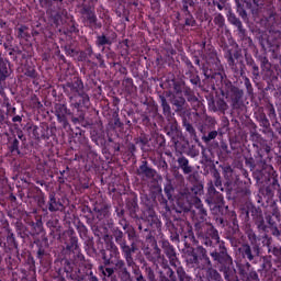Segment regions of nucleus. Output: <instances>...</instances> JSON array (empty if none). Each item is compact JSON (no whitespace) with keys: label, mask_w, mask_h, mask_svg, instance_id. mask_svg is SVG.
<instances>
[{"label":"nucleus","mask_w":281,"mask_h":281,"mask_svg":"<svg viewBox=\"0 0 281 281\" xmlns=\"http://www.w3.org/2000/svg\"><path fill=\"white\" fill-rule=\"evenodd\" d=\"M248 243H244L238 248L239 256L246 262H252V265H256L258 262V258L260 256V237L256 234V231L251 227L246 228L245 232Z\"/></svg>","instance_id":"nucleus-8"},{"label":"nucleus","mask_w":281,"mask_h":281,"mask_svg":"<svg viewBox=\"0 0 281 281\" xmlns=\"http://www.w3.org/2000/svg\"><path fill=\"white\" fill-rule=\"evenodd\" d=\"M182 16L184 19V23L180 25L183 30L184 27H196V20L194 19V15H192V13Z\"/></svg>","instance_id":"nucleus-64"},{"label":"nucleus","mask_w":281,"mask_h":281,"mask_svg":"<svg viewBox=\"0 0 281 281\" xmlns=\"http://www.w3.org/2000/svg\"><path fill=\"white\" fill-rule=\"evenodd\" d=\"M171 106L175 113H177V115L180 117H188V115H190L187 108L186 98L183 97H173L171 99Z\"/></svg>","instance_id":"nucleus-31"},{"label":"nucleus","mask_w":281,"mask_h":281,"mask_svg":"<svg viewBox=\"0 0 281 281\" xmlns=\"http://www.w3.org/2000/svg\"><path fill=\"white\" fill-rule=\"evenodd\" d=\"M261 239L263 247H267L269 254L262 257L261 276L267 278V280H271V278H273V258L274 263L281 259V246L279 244H273V238L267 233L261 236Z\"/></svg>","instance_id":"nucleus-6"},{"label":"nucleus","mask_w":281,"mask_h":281,"mask_svg":"<svg viewBox=\"0 0 281 281\" xmlns=\"http://www.w3.org/2000/svg\"><path fill=\"white\" fill-rule=\"evenodd\" d=\"M65 0H48V10L52 11L50 21L56 27L63 24V16L67 15L64 9Z\"/></svg>","instance_id":"nucleus-20"},{"label":"nucleus","mask_w":281,"mask_h":281,"mask_svg":"<svg viewBox=\"0 0 281 281\" xmlns=\"http://www.w3.org/2000/svg\"><path fill=\"white\" fill-rule=\"evenodd\" d=\"M268 3L269 0H252V4L257 8L252 10V14H260Z\"/></svg>","instance_id":"nucleus-61"},{"label":"nucleus","mask_w":281,"mask_h":281,"mask_svg":"<svg viewBox=\"0 0 281 281\" xmlns=\"http://www.w3.org/2000/svg\"><path fill=\"white\" fill-rule=\"evenodd\" d=\"M102 265L99 266V271L104 278H111L115 273L120 281H133V276L126 267V262L120 255V248L115 243L111 241L106 244L105 249L100 250ZM134 276L136 281H146L142 270L134 268Z\"/></svg>","instance_id":"nucleus-3"},{"label":"nucleus","mask_w":281,"mask_h":281,"mask_svg":"<svg viewBox=\"0 0 281 281\" xmlns=\"http://www.w3.org/2000/svg\"><path fill=\"white\" fill-rule=\"evenodd\" d=\"M203 76L206 80H210L213 89H220L223 93V89H227L229 87V80H227V75H225V68L223 66L209 68L202 66Z\"/></svg>","instance_id":"nucleus-15"},{"label":"nucleus","mask_w":281,"mask_h":281,"mask_svg":"<svg viewBox=\"0 0 281 281\" xmlns=\"http://www.w3.org/2000/svg\"><path fill=\"white\" fill-rule=\"evenodd\" d=\"M22 74L30 78L31 80H36L38 78V72L36 71V66L30 61H25L22 66Z\"/></svg>","instance_id":"nucleus-44"},{"label":"nucleus","mask_w":281,"mask_h":281,"mask_svg":"<svg viewBox=\"0 0 281 281\" xmlns=\"http://www.w3.org/2000/svg\"><path fill=\"white\" fill-rule=\"evenodd\" d=\"M268 47H270L273 58L279 59L280 69H281V33L274 37H268L267 40Z\"/></svg>","instance_id":"nucleus-33"},{"label":"nucleus","mask_w":281,"mask_h":281,"mask_svg":"<svg viewBox=\"0 0 281 281\" xmlns=\"http://www.w3.org/2000/svg\"><path fill=\"white\" fill-rule=\"evenodd\" d=\"M95 5H98V0H82L79 5V14L86 20V27L90 30H101L102 22L98 21V15L95 14Z\"/></svg>","instance_id":"nucleus-13"},{"label":"nucleus","mask_w":281,"mask_h":281,"mask_svg":"<svg viewBox=\"0 0 281 281\" xmlns=\"http://www.w3.org/2000/svg\"><path fill=\"white\" fill-rule=\"evenodd\" d=\"M215 223L218 225V227H227L226 232L229 238H234L240 234V226L238 225L236 212L229 211V209L226 213L221 214L220 217H216Z\"/></svg>","instance_id":"nucleus-17"},{"label":"nucleus","mask_w":281,"mask_h":281,"mask_svg":"<svg viewBox=\"0 0 281 281\" xmlns=\"http://www.w3.org/2000/svg\"><path fill=\"white\" fill-rule=\"evenodd\" d=\"M112 235L114 236L116 245H119L121 249L122 256L125 260V267H130V269H135V267H137L135 258H133V254H135V245H128V241H126V236L124 235V232L120 229V227H113Z\"/></svg>","instance_id":"nucleus-11"},{"label":"nucleus","mask_w":281,"mask_h":281,"mask_svg":"<svg viewBox=\"0 0 281 281\" xmlns=\"http://www.w3.org/2000/svg\"><path fill=\"white\" fill-rule=\"evenodd\" d=\"M238 269L240 276L246 278L247 281H260V279H258V272L251 268L250 262L239 263Z\"/></svg>","instance_id":"nucleus-34"},{"label":"nucleus","mask_w":281,"mask_h":281,"mask_svg":"<svg viewBox=\"0 0 281 281\" xmlns=\"http://www.w3.org/2000/svg\"><path fill=\"white\" fill-rule=\"evenodd\" d=\"M176 273L179 281H194L190 274L186 273V269H183L181 266L176 268Z\"/></svg>","instance_id":"nucleus-62"},{"label":"nucleus","mask_w":281,"mask_h":281,"mask_svg":"<svg viewBox=\"0 0 281 281\" xmlns=\"http://www.w3.org/2000/svg\"><path fill=\"white\" fill-rule=\"evenodd\" d=\"M8 149L11 155H21V142L16 138V134L8 137Z\"/></svg>","instance_id":"nucleus-42"},{"label":"nucleus","mask_w":281,"mask_h":281,"mask_svg":"<svg viewBox=\"0 0 281 281\" xmlns=\"http://www.w3.org/2000/svg\"><path fill=\"white\" fill-rule=\"evenodd\" d=\"M179 170H182L183 175H191L192 166H190V160L186 156H180L177 159Z\"/></svg>","instance_id":"nucleus-48"},{"label":"nucleus","mask_w":281,"mask_h":281,"mask_svg":"<svg viewBox=\"0 0 281 281\" xmlns=\"http://www.w3.org/2000/svg\"><path fill=\"white\" fill-rule=\"evenodd\" d=\"M175 89L177 93H181L182 91L184 98L190 102V104H192V106H199V98H196V94H194V90H192V88L184 86L183 89L181 90V87L176 85Z\"/></svg>","instance_id":"nucleus-37"},{"label":"nucleus","mask_w":281,"mask_h":281,"mask_svg":"<svg viewBox=\"0 0 281 281\" xmlns=\"http://www.w3.org/2000/svg\"><path fill=\"white\" fill-rule=\"evenodd\" d=\"M0 247L3 249L4 254H12V251L19 254V241H16L14 233L9 231L7 235V241L0 239Z\"/></svg>","instance_id":"nucleus-30"},{"label":"nucleus","mask_w":281,"mask_h":281,"mask_svg":"<svg viewBox=\"0 0 281 281\" xmlns=\"http://www.w3.org/2000/svg\"><path fill=\"white\" fill-rule=\"evenodd\" d=\"M27 30H30V27H27V25L22 24L16 29V37L22 40V41H27L29 38H31L30 32H27Z\"/></svg>","instance_id":"nucleus-59"},{"label":"nucleus","mask_w":281,"mask_h":281,"mask_svg":"<svg viewBox=\"0 0 281 281\" xmlns=\"http://www.w3.org/2000/svg\"><path fill=\"white\" fill-rule=\"evenodd\" d=\"M16 234L18 238L22 239V243H27V240H30V237L33 236L32 232H30V229H27V227L23 225L16 226Z\"/></svg>","instance_id":"nucleus-53"},{"label":"nucleus","mask_w":281,"mask_h":281,"mask_svg":"<svg viewBox=\"0 0 281 281\" xmlns=\"http://www.w3.org/2000/svg\"><path fill=\"white\" fill-rule=\"evenodd\" d=\"M29 227L32 228L31 234L34 238H41V236H45V228L43 227V217L35 216V221L27 222Z\"/></svg>","instance_id":"nucleus-36"},{"label":"nucleus","mask_w":281,"mask_h":281,"mask_svg":"<svg viewBox=\"0 0 281 281\" xmlns=\"http://www.w3.org/2000/svg\"><path fill=\"white\" fill-rule=\"evenodd\" d=\"M195 117V126L200 133H207V131H214L216 128V119L205 113L193 112Z\"/></svg>","instance_id":"nucleus-22"},{"label":"nucleus","mask_w":281,"mask_h":281,"mask_svg":"<svg viewBox=\"0 0 281 281\" xmlns=\"http://www.w3.org/2000/svg\"><path fill=\"white\" fill-rule=\"evenodd\" d=\"M64 271L66 273V278H69L70 280L87 281L85 277H78V268H76L74 262H66L64 266Z\"/></svg>","instance_id":"nucleus-38"},{"label":"nucleus","mask_w":281,"mask_h":281,"mask_svg":"<svg viewBox=\"0 0 281 281\" xmlns=\"http://www.w3.org/2000/svg\"><path fill=\"white\" fill-rule=\"evenodd\" d=\"M167 135L171 137L175 144H177V137L181 135V131L179 130V123L177 120H172L167 126Z\"/></svg>","instance_id":"nucleus-45"},{"label":"nucleus","mask_w":281,"mask_h":281,"mask_svg":"<svg viewBox=\"0 0 281 281\" xmlns=\"http://www.w3.org/2000/svg\"><path fill=\"white\" fill-rule=\"evenodd\" d=\"M257 121L259 122V126L263 128V133H271V123L269 122V119L265 112L257 115Z\"/></svg>","instance_id":"nucleus-52"},{"label":"nucleus","mask_w":281,"mask_h":281,"mask_svg":"<svg viewBox=\"0 0 281 281\" xmlns=\"http://www.w3.org/2000/svg\"><path fill=\"white\" fill-rule=\"evenodd\" d=\"M90 137L97 146H104L106 144L104 135H102V133H99L98 131H92L90 133Z\"/></svg>","instance_id":"nucleus-57"},{"label":"nucleus","mask_w":281,"mask_h":281,"mask_svg":"<svg viewBox=\"0 0 281 281\" xmlns=\"http://www.w3.org/2000/svg\"><path fill=\"white\" fill-rule=\"evenodd\" d=\"M200 58L205 60L207 65H213V69L216 67H222L221 59L218 58V53L215 50L214 46L207 45L202 42V49L198 50Z\"/></svg>","instance_id":"nucleus-21"},{"label":"nucleus","mask_w":281,"mask_h":281,"mask_svg":"<svg viewBox=\"0 0 281 281\" xmlns=\"http://www.w3.org/2000/svg\"><path fill=\"white\" fill-rule=\"evenodd\" d=\"M186 240H190L195 248L190 246L187 247V251L184 252V260L187 262V267L189 269H201V262H203V267L206 269H212V260L210 256H207V249L203 247L205 244H201L199 241V237L194 236V231H192V226H187V233L184 234Z\"/></svg>","instance_id":"nucleus-5"},{"label":"nucleus","mask_w":281,"mask_h":281,"mask_svg":"<svg viewBox=\"0 0 281 281\" xmlns=\"http://www.w3.org/2000/svg\"><path fill=\"white\" fill-rule=\"evenodd\" d=\"M138 177H146V179H155L157 171L155 169L148 167V161L143 160L140 166L137 169Z\"/></svg>","instance_id":"nucleus-40"},{"label":"nucleus","mask_w":281,"mask_h":281,"mask_svg":"<svg viewBox=\"0 0 281 281\" xmlns=\"http://www.w3.org/2000/svg\"><path fill=\"white\" fill-rule=\"evenodd\" d=\"M186 77L187 80H189L193 87H201V77L199 76V70H196V68L187 70Z\"/></svg>","instance_id":"nucleus-46"},{"label":"nucleus","mask_w":281,"mask_h":281,"mask_svg":"<svg viewBox=\"0 0 281 281\" xmlns=\"http://www.w3.org/2000/svg\"><path fill=\"white\" fill-rule=\"evenodd\" d=\"M147 218V227L144 228V224L138 226L140 232H160L161 231V221L155 213V210L149 209Z\"/></svg>","instance_id":"nucleus-25"},{"label":"nucleus","mask_w":281,"mask_h":281,"mask_svg":"<svg viewBox=\"0 0 281 281\" xmlns=\"http://www.w3.org/2000/svg\"><path fill=\"white\" fill-rule=\"evenodd\" d=\"M115 41H117V33H115V31L111 30L106 34L102 33L101 35H98L94 43H95L97 47H103L102 52H104V48L106 46L111 47V45H113V43H115Z\"/></svg>","instance_id":"nucleus-28"},{"label":"nucleus","mask_w":281,"mask_h":281,"mask_svg":"<svg viewBox=\"0 0 281 281\" xmlns=\"http://www.w3.org/2000/svg\"><path fill=\"white\" fill-rule=\"evenodd\" d=\"M142 123L147 128L155 131L157 128V124H164V116L159 114L157 106L149 105L142 114Z\"/></svg>","instance_id":"nucleus-19"},{"label":"nucleus","mask_w":281,"mask_h":281,"mask_svg":"<svg viewBox=\"0 0 281 281\" xmlns=\"http://www.w3.org/2000/svg\"><path fill=\"white\" fill-rule=\"evenodd\" d=\"M194 210L191 211V218L194 222L196 238L204 247H215L210 256L215 269L224 274L225 280L234 281L236 278V268H234V258L229 255V249L225 241L221 240L218 229L214 225L205 223L207 221V210L203 206L201 199H195Z\"/></svg>","instance_id":"nucleus-1"},{"label":"nucleus","mask_w":281,"mask_h":281,"mask_svg":"<svg viewBox=\"0 0 281 281\" xmlns=\"http://www.w3.org/2000/svg\"><path fill=\"white\" fill-rule=\"evenodd\" d=\"M75 161L83 164L88 170H91V168L95 166V161H98V151L93 149V146H91L89 139H81L79 151L75 155Z\"/></svg>","instance_id":"nucleus-14"},{"label":"nucleus","mask_w":281,"mask_h":281,"mask_svg":"<svg viewBox=\"0 0 281 281\" xmlns=\"http://www.w3.org/2000/svg\"><path fill=\"white\" fill-rule=\"evenodd\" d=\"M188 227H190V224L184 223V229L183 228H176L175 224H172L171 222L168 225V229L170 232V239L172 243H179V235L183 234V238H186V234H188Z\"/></svg>","instance_id":"nucleus-39"},{"label":"nucleus","mask_w":281,"mask_h":281,"mask_svg":"<svg viewBox=\"0 0 281 281\" xmlns=\"http://www.w3.org/2000/svg\"><path fill=\"white\" fill-rule=\"evenodd\" d=\"M228 85L229 87L227 88V93L231 98L232 106L234 110L238 111L239 109H243V106H245V101L243 100L245 92L243 91V89L233 86L232 82H229Z\"/></svg>","instance_id":"nucleus-24"},{"label":"nucleus","mask_w":281,"mask_h":281,"mask_svg":"<svg viewBox=\"0 0 281 281\" xmlns=\"http://www.w3.org/2000/svg\"><path fill=\"white\" fill-rule=\"evenodd\" d=\"M269 153H271V147L266 145L260 148L254 157L246 158L245 164L254 171L252 177L256 179L257 183L268 186L267 192L272 195L273 190L280 188V180L278 179V171L273 169V166L267 164Z\"/></svg>","instance_id":"nucleus-4"},{"label":"nucleus","mask_w":281,"mask_h":281,"mask_svg":"<svg viewBox=\"0 0 281 281\" xmlns=\"http://www.w3.org/2000/svg\"><path fill=\"white\" fill-rule=\"evenodd\" d=\"M205 203L209 205L210 210L213 212H218V214H227L228 206H225V198L223 193L218 192L214 188V182L207 183V191L204 196Z\"/></svg>","instance_id":"nucleus-12"},{"label":"nucleus","mask_w":281,"mask_h":281,"mask_svg":"<svg viewBox=\"0 0 281 281\" xmlns=\"http://www.w3.org/2000/svg\"><path fill=\"white\" fill-rule=\"evenodd\" d=\"M227 21L231 23V25H234V27L237 29L236 32L238 38H240V41H245V38H247V29L243 25L240 19L236 16V13L228 11Z\"/></svg>","instance_id":"nucleus-29"},{"label":"nucleus","mask_w":281,"mask_h":281,"mask_svg":"<svg viewBox=\"0 0 281 281\" xmlns=\"http://www.w3.org/2000/svg\"><path fill=\"white\" fill-rule=\"evenodd\" d=\"M160 247L165 256L168 258L171 267H175V269L180 267L181 262H179V258H177V249L175 246H172V244H170L168 240H161Z\"/></svg>","instance_id":"nucleus-26"},{"label":"nucleus","mask_w":281,"mask_h":281,"mask_svg":"<svg viewBox=\"0 0 281 281\" xmlns=\"http://www.w3.org/2000/svg\"><path fill=\"white\" fill-rule=\"evenodd\" d=\"M267 214L272 215L276 218V221L278 223H280V221H281V212H280V209L278 207V203H276V201L271 202L270 211Z\"/></svg>","instance_id":"nucleus-63"},{"label":"nucleus","mask_w":281,"mask_h":281,"mask_svg":"<svg viewBox=\"0 0 281 281\" xmlns=\"http://www.w3.org/2000/svg\"><path fill=\"white\" fill-rule=\"evenodd\" d=\"M245 178L247 179L244 183L245 187L244 188H239L237 190V194L238 196H241L244 199V201H249V198L251 196V179L247 178L248 175L247 172L244 173Z\"/></svg>","instance_id":"nucleus-43"},{"label":"nucleus","mask_w":281,"mask_h":281,"mask_svg":"<svg viewBox=\"0 0 281 281\" xmlns=\"http://www.w3.org/2000/svg\"><path fill=\"white\" fill-rule=\"evenodd\" d=\"M76 229L79 234L81 240L86 243V251L90 256H98V250L93 247V237L89 236V228L85 225V223L78 221L76 224Z\"/></svg>","instance_id":"nucleus-23"},{"label":"nucleus","mask_w":281,"mask_h":281,"mask_svg":"<svg viewBox=\"0 0 281 281\" xmlns=\"http://www.w3.org/2000/svg\"><path fill=\"white\" fill-rule=\"evenodd\" d=\"M126 210L128 211L131 218H137V212H139V204H137L136 195L126 199Z\"/></svg>","instance_id":"nucleus-41"},{"label":"nucleus","mask_w":281,"mask_h":281,"mask_svg":"<svg viewBox=\"0 0 281 281\" xmlns=\"http://www.w3.org/2000/svg\"><path fill=\"white\" fill-rule=\"evenodd\" d=\"M182 126L192 139H196V130L186 116H182Z\"/></svg>","instance_id":"nucleus-56"},{"label":"nucleus","mask_w":281,"mask_h":281,"mask_svg":"<svg viewBox=\"0 0 281 281\" xmlns=\"http://www.w3.org/2000/svg\"><path fill=\"white\" fill-rule=\"evenodd\" d=\"M159 100H160V106L162 109V114L167 120L169 121L172 120L173 114H172V108L170 106V103H168V100L164 95H160Z\"/></svg>","instance_id":"nucleus-50"},{"label":"nucleus","mask_w":281,"mask_h":281,"mask_svg":"<svg viewBox=\"0 0 281 281\" xmlns=\"http://www.w3.org/2000/svg\"><path fill=\"white\" fill-rule=\"evenodd\" d=\"M239 218L246 224L249 225V221H252L260 234H267V222H265V214L260 206L249 204L247 209H241Z\"/></svg>","instance_id":"nucleus-10"},{"label":"nucleus","mask_w":281,"mask_h":281,"mask_svg":"<svg viewBox=\"0 0 281 281\" xmlns=\"http://www.w3.org/2000/svg\"><path fill=\"white\" fill-rule=\"evenodd\" d=\"M63 89L65 95L68 97L69 106L67 108V103H55L53 113L63 128L71 130L69 120L72 124L85 122L87 109L91 106V98L85 92V82L80 77H74L71 81H67Z\"/></svg>","instance_id":"nucleus-2"},{"label":"nucleus","mask_w":281,"mask_h":281,"mask_svg":"<svg viewBox=\"0 0 281 281\" xmlns=\"http://www.w3.org/2000/svg\"><path fill=\"white\" fill-rule=\"evenodd\" d=\"M93 212L98 223L99 221H104V218H109V216H111V212L109 211V206L106 205L101 207L95 206L93 209Z\"/></svg>","instance_id":"nucleus-51"},{"label":"nucleus","mask_w":281,"mask_h":281,"mask_svg":"<svg viewBox=\"0 0 281 281\" xmlns=\"http://www.w3.org/2000/svg\"><path fill=\"white\" fill-rule=\"evenodd\" d=\"M64 237L66 238L65 245L67 251H79L80 246L78 245V236L76 235V231L72 228L66 231L64 233Z\"/></svg>","instance_id":"nucleus-32"},{"label":"nucleus","mask_w":281,"mask_h":281,"mask_svg":"<svg viewBox=\"0 0 281 281\" xmlns=\"http://www.w3.org/2000/svg\"><path fill=\"white\" fill-rule=\"evenodd\" d=\"M33 245L35 246L34 252L41 265H49L52 262V254H49V239H47V236L34 237Z\"/></svg>","instance_id":"nucleus-18"},{"label":"nucleus","mask_w":281,"mask_h":281,"mask_svg":"<svg viewBox=\"0 0 281 281\" xmlns=\"http://www.w3.org/2000/svg\"><path fill=\"white\" fill-rule=\"evenodd\" d=\"M222 47L224 52V58L235 78H241L245 76V61L243 60V49L238 44H234L232 47L222 41Z\"/></svg>","instance_id":"nucleus-7"},{"label":"nucleus","mask_w":281,"mask_h":281,"mask_svg":"<svg viewBox=\"0 0 281 281\" xmlns=\"http://www.w3.org/2000/svg\"><path fill=\"white\" fill-rule=\"evenodd\" d=\"M258 60L260 63V68L262 71H265L266 74H271V64L269 61V58H267V56H259Z\"/></svg>","instance_id":"nucleus-60"},{"label":"nucleus","mask_w":281,"mask_h":281,"mask_svg":"<svg viewBox=\"0 0 281 281\" xmlns=\"http://www.w3.org/2000/svg\"><path fill=\"white\" fill-rule=\"evenodd\" d=\"M201 194H203V184H193L191 188H188L187 192L177 200L178 212H190L192 203H196V199H200Z\"/></svg>","instance_id":"nucleus-16"},{"label":"nucleus","mask_w":281,"mask_h":281,"mask_svg":"<svg viewBox=\"0 0 281 281\" xmlns=\"http://www.w3.org/2000/svg\"><path fill=\"white\" fill-rule=\"evenodd\" d=\"M218 135H223V133L216 130L207 131L206 133H202V142L204 144H210V142L216 139Z\"/></svg>","instance_id":"nucleus-54"},{"label":"nucleus","mask_w":281,"mask_h":281,"mask_svg":"<svg viewBox=\"0 0 281 281\" xmlns=\"http://www.w3.org/2000/svg\"><path fill=\"white\" fill-rule=\"evenodd\" d=\"M46 225L49 228V236H52L54 240L60 238V224L57 220L48 221Z\"/></svg>","instance_id":"nucleus-47"},{"label":"nucleus","mask_w":281,"mask_h":281,"mask_svg":"<svg viewBox=\"0 0 281 281\" xmlns=\"http://www.w3.org/2000/svg\"><path fill=\"white\" fill-rule=\"evenodd\" d=\"M10 61L8 59L0 58V95H5L3 90V83L10 78Z\"/></svg>","instance_id":"nucleus-35"},{"label":"nucleus","mask_w":281,"mask_h":281,"mask_svg":"<svg viewBox=\"0 0 281 281\" xmlns=\"http://www.w3.org/2000/svg\"><path fill=\"white\" fill-rule=\"evenodd\" d=\"M48 204H47V210L50 212H58L63 210V203L60 201L56 200V193H49L48 196Z\"/></svg>","instance_id":"nucleus-49"},{"label":"nucleus","mask_w":281,"mask_h":281,"mask_svg":"<svg viewBox=\"0 0 281 281\" xmlns=\"http://www.w3.org/2000/svg\"><path fill=\"white\" fill-rule=\"evenodd\" d=\"M147 260L153 262L157 269H159V266L161 268L158 271L159 278L154 271L156 280L164 281L165 279L166 281L167 280L177 281V274L175 273V270L170 268V263H168V260L166 259V257L161 255V249H159V246L156 245L151 250V252L147 254Z\"/></svg>","instance_id":"nucleus-9"},{"label":"nucleus","mask_w":281,"mask_h":281,"mask_svg":"<svg viewBox=\"0 0 281 281\" xmlns=\"http://www.w3.org/2000/svg\"><path fill=\"white\" fill-rule=\"evenodd\" d=\"M83 218H85L87 225H89L90 227L98 225V218L95 217L94 211L88 210L85 213Z\"/></svg>","instance_id":"nucleus-58"},{"label":"nucleus","mask_w":281,"mask_h":281,"mask_svg":"<svg viewBox=\"0 0 281 281\" xmlns=\"http://www.w3.org/2000/svg\"><path fill=\"white\" fill-rule=\"evenodd\" d=\"M27 131L34 139H49L52 137V130L47 125H30Z\"/></svg>","instance_id":"nucleus-27"},{"label":"nucleus","mask_w":281,"mask_h":281,"mask_svg":"<svg viewBox=\"0 0 281 281\" xmlns=\"http://www.w3.org/2000/svg\"><path fill=\"white\" fill-rule=\"evenodd\" d=\"M125 234L127 235L130 245H134L135 254H136L138 251V248H137V239H138L137 232H135V228H133V226H131L130 228H127L125 231Z\"/></svg>","instance_id":"nucleus-55"}]
</instances>
